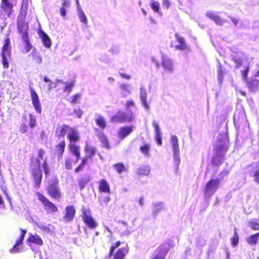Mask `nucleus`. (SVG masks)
<instances>
[{"label": "nucleus", "mask_w": 259, "mask_h": 259, "mask_svg": "<svg viewBox=\"0 0 259 259\" xmlns=\"http://www.w3.org/2000/svg\"><path fill=\"white\" fill-rule=\"evenodd\" d=\"M99 140L102 143V145L103 147L107 149H110V146L108 143V141L106 137L103 134H101L99 136Z\"/></svg>", "instance_id": "a19ab883"}, {"label": "nucleus", "mask_w": 259, "mask_h": 259, "mask_svg": "<svg viewBox=\"0 0 259 259\" xmlns=\"http://www.w3.org/2000/svg\"><path fill=\"white\" fill-rule=\"evenodd\" d=\"M229 171L227 169H224L222 172L219 175V178L217 179H220V182L223 179L224 177L229 174Z\"/></svg>", "instance_id": "052dcab7"}, {"label": "nucleus", "mask_w": 259, "mask_h": 259, "mask_svg": "<svg viewBox=\"0 0 259 259\" xmlns=\"http://www.w3.org/2000/svg\"><path fill=\"white\" fill-rule=\"evenodd\" d=\"M22 37L23 41H24V42L26 44V52H29L31 49L32 46L29 41L28 37V34H24V35L22 36Z\"/></svg>", "instance_id": "a18cd8bd"}, {"label": "nucleus", "mask_w": 259, "mask_h": 259, "mask_svg": "<svg viewBox=\"0 0 259 259\" xmlns=\"http://www.w3.org/2000/svg\"><path fill=\"white\" fill-rule=\"evenodd\" d=\"M66 85L64 87L63 89V92H68V93H70L74 86V81H71L69 82L68 83H66Z\"/></svg>", "instance_id": "3c124183"}, {"label": "nucleus", "mask_w": 259, "mask_h": 259, "mask_svg": "<svg viewBox=\"0 0 259 259\" xmlns=\"http://www.w3.org/2000/svg\"><path fill=\"white\" fill-rule=\"evenodd\" d=\"M33 60L37 64H40L42 62V58L40 56L38 53L34 52L32 54Z\"/></svg>", "instance_id": "603ef678"}, {"label": "nucleus", "mask_w": 259, "mask_h": 259, "mask_svg": "<svg viewBox=\"0 0 259 259\" xmlns=\"http://www.w3.org/2000/svg\"><path fill=\"white\" fill-rule=\"evenodd\" d=\"M162 66L165 71L168 72H172L174 70L173 63L171 59L166 56H162Z\"/></svg>", "instance_id": "aec40b11"}, {"label": "nucleus", "mask_w": 259, "mask_h": 259, "mask_svg": "<svg viewBox=\"0 0 259 259\" xmlns=\"http://www.w3.org/2000/svg\"><path fill=\"white\" fill-rule=\"evenodd\" d=\"M139 98L142 106L146 111H148L150 106L147 103V93L146 88L142 85L140 89Z\"/></svg>", "instance_id": "9b49d317"}, {"label": "nucleus", "mask_w": 259, "mask_h": 259, "mask_svg": "<svg viewBox=\"0 0 259 259\" xmlns=\"http://www.w3.org/2000/svg\"><path fill=\"white\" fill-rule=\"evenodd\" d=\"M120 244L121 242L120 241H117L114 245H112L110 247V251L109 253V256L107 259H110L111 257L113 255L114 250L119 246H120Z\"/></svg>", "instance_id": "09e8293b"}, {"label": "nucleus", "mask_w": 259, "mask_h": 259, "mask_svg": "<svg viewBox=\"0 0 259 259\" xmlns=\"http://www.w3.org/2000/svg\"><path fill=\"white\" fill-rule=\"evenodd\" d=\"M206 16L213 20L217 25H222L226 21L221 19V18L215 12L213 11H208L206 13Z\"/></svg>", "instance_id": "a211bd4d"}, {"label": "nucleus", "mask_w": 259, "mask_h": 259, "mask_svg": "<svg viewBox=\"0 0 259 259\" xmlns=\"http://www.w3.org/2000/svg\"><path fill=\"white\" fill-rule=\"evenodd\" d=\"M249 225L254 230H259V219H252L249 220Z\"/></svg>", "instance_id": "58836bf2"}, {"label": "nucleus", "mask_w": 259, "mask_h": 259, "mask_svg": "<svg viewBox=\"0 0 259 259\" xmlns=\"http://www.w3.org/2000/svg\"><path fill=\"white\" fill-rule=\"evenodd\" d=\"M66 213L63 219L65 222L70 221L73 220L75 213V209L73 206L71 205L66 207Z\"/></svg>", "instance_id": "b1692460"}, {"label": "nucleus", "mask_w": 259, "mask_h": 259, "mask_svg": "<svg viewBox=\"0 0 259 259\" xmlns=\"http://www.w3.org/2000/svg\"><path fill=\"white\" fill-rule=\"evenodd\" d=\"M38 199L44 204L46 210L48 212H56L58 210L57 207L48 199H47L41 194L37 193Z\"/></svg>", "instance_id": "9d476101"}, {"label": "nucleus", "mask_w": 259, "mask_h": 259, "mask_svg": "<svg viewBox=\"0 0 259 259\" xmlns=\"http://www.w3.org/2000/svg\"><path fill=\"white\" fill-rule=\"evenodd\" d=\"M218 79L221 82L223 80V70L222 69L221 66L219 67V69L218 70Z\"/></svg>", "instance_id": "e2e57ef3"}, {"label": "nucleus", "mask_w": 259, "mask_h": 259, "mask_svg": "<svg viewBox=\"0 0 259 259\" xmlns=\"http://www.w3.org/2000/svg\"><path fill=\"white\" fill-rule=\"evenodd\" d=\"M84 150L88 154V156L89 158H92L95 155L96 152V148L94 147L89 145L88 142H86Z\"/></svg>", "instance_id": "f704fd0d"}, {"label": "nucleus", "mask_w": 259, "mask_h": 259, "mask_svg": "<svg viewBox=\"0 0 259 259\" xmlns=\"http://www.w3.org/2000/svg\"><path fill=\"white\" fill-rule=\"evenodd\" d=\"M247 86L250 91L255 92L259 90V80L253 79L247 82Z\"/></svg>", "instance_id": "c756f323"}, {"label": "nucleus", "mask_w": 259, "mask_h": 259, "mask_svg": "<svg viewBox=\"0 0 259 259\" xmlns=\"http://www.w3.org/2000/svg\"><path fill=\"white\" fill-rule=\"evenodd\" d=\"M119 90L122 97L126 98L131 95L132 87L128 83H121L119 85Z\"/></svg>", "instance_id": "412c9836"}, {"label": "nucleus", "mask_w": 259, "mask_h": 259, "mask_svg": "<svg viewBox=\"0 0 259 259\" xmlns=\"http://www.w3.org/2000/svg\"><path fill=\"white\" fill-rule=\"evenodd\" d=\"M38 33L44 46L47 48H50L52 42L49 36L42 30H40Z\"/></svg>", "instance_id": "bb28decb"}, {"label": "nucleus", "mask_w": 259, "mask_h": 259, "mask_svg": "<svg viewBox=\"0 0 259 259\" xmlns=\"http://www.w3.org/2000/svg\"><path fill=\"white\" fill-rule=\"evenodd\" d=\"M70 149L71 152L72 153V154L76 157V162L78 161L79 159L80 158V151H79V147L74 144H70Z\"/></svg>", "instance_id": "473e14b6"}, {"label": "nucleus", "mask_w": 259, "mask_h": 259, "mask_svg": "<svg viewBox=\"0 0 259 259\" xmlns=\"http://www.w3.org/2000/svg\"><path fill=\"white\" fill-rule=\"evenodd\" d=\"M27 241L29 243H34L38 245H42L43 244V241L40 237L36 234L34 235L30 234V236L27 239Z\"/></svg>", "instance_id": "c85d7f7f"}, {"label": "nucleus", "mask_w": 259, "mask_h": 259, "mask_svg": "<svg viewBox=\"0 0 259 259\" xmlns=\"http://www.w3.org/2000/svg\"><path fill=\"white\" fill-rule=\"evenodd\" d=\"M0 7L5 14L7 15L8 17H10L13 9L12 3L9 0H2Z\"/></svg>", "instance_id": "2eb2a0df"}, {"label": "nucleus", "mask_w": 259, "mask_h": 259, "mask_svg": "<svg viewBox=\"0 0 259 259\" xmlns=\"http://www.w3.org/2000/svg\"><path fill=\"white\" fill-rule=\"evenodd\" d=\"M97 124L102 128H104L106 126V123L105 119L101 115H98L96 119Z\"/></svg>", "instance_id": "79ce46f5"}, {"label": "nucleus", "mask_w": 259, "mask_h": 259, "mask_svg": "<svg viewBox=\"0 0 259 259\" xmlns=\"http://www.w3.org/2000/svg\"><path fill=\"white\" fill-rule=\"evenodd\" d=\"M65 147V142L64 141L59 144L56 147V150L59 156H62L64 152Z\"/></svg>", "instance_id": "c03bdc74"}, {"label": "nucleus", "mask_w": 259, "mask_h": 259, "mask_svg": "<svg viewBox=\"0 0 259 259\" xmlns=\"http://www.w3.org/2000/svg\"><path fill=\"white\" fill-rule=\"evenodd\" d=\"M73 113L76 114V116L80 118H81L82 115L83 114V111L80 109H74Z\"/></svg>", "instance_id": "680f3d73"}, {"label": "nucleus", "mask_w": 259, "mask_h": 259, "mask_svg": "<svg viewBox=\"0 0 259 259\" xmlns=\"http://www.w3.org/2000/svg\"><path fill=\"white\" fill-rule=\"evenodd\" d=\"M134 127H135L133 126H123L121 127L118 132V135L119 139H123L125 137L129 135L133 131Z\"/></svg>", "instance_id": "4be33fe9"}, {"label": "nucleus", "mask_w": 259, "mask_h": 259, "mask_svg": "<svg viewBox=\"0 0 259 259\" xmlns=\"http://www.w3.org/2000/svg\"><path fill=\"white\" fill-rule=\"evenodd\" d=\"M72 99L70 103L72 104H75L77 102V100L81 98V94L79 93L75 94L72 97Z\"/></svg>", "instance_id": "4d7b16f0"}, {"label": "nucleus", "mask_w": 259, "mask_h": 259, "mask_svg": "<svg viewBox=\"0 0 259 259\" xmlns=\"http://www.w3.org/2000/svg\"><path fill=\"white\" fill-rule=\"evenodd\" d=\"M175 37L177 41L179 43V45H176L175 48L177 50L184 51L187 49L188 47L186 45V41L183 37L180 36L178 33L175 34Z\"/></svg>", "instance_id": "393cba45"}, {"label": "nucleus", "mask_w": 259, "mask_h": 259, "mask_svg": "<svg viewBox=\"0 0 259 259\" xmlns=\"http://www.w3.org/2000/svg\"><path fill=\"white\" fill-rule=\"evenodd\" d=\"M69 129H70V126L63 124L57 128L56 134L58 137H64L65 134L67 135Z\"/></svg>", "instance_id": "2f4dec72"}, {"label": "nucleus", "mask_w": 259, "mask_h": 259, "mask_svg": "<svg viewBox=\"0 0 259 259\" xmlns=\"http://www.w3.org/2000/svg\"><path fill=\"white\" fill-rule=\"evenodd\" d=\"M36 226L41 230L48 233H51L54 229L53 227L51 225H48V226H45L41 224H37Z\"/></svg>", "instance_id": "4c0bfd02"}, {"label": "nucleus", "mask_w": 259, "mask_h": 259, "mask_svg": "<svg viewBox=\"0 0 259 259\" xmlns=\"http://www.w3.org/2000/svg\"><path fill=\"white\" fill-rule=\"evenodd\" d=\"M21 232L20 236L19 238L16 240L15 244L14 247L10 249L11 253H18L21 251V249L18 246L23 243V241L27 231L26 230L21 229Z\"/></svg>", "instance_id": "ddd939ff"}, {"label": "nucleus", "mask_w": 259, "mask_h": 259, "mask_svg": "<svg viewBox=\"0 0 259 259\" xmlns=\"http://www.w3.org/2000/svg\"><path fill=\"white\" fill-rule=\"evenodd\" d=\"M31 99L32 100L33 105L35 109V110L39 113H41V108L40 104L39 103V99L37 94L32 89H31Z\"/></svg>", "instance_id": "dca6fc26"}, {"label": "nucleus", "mask_w": 259, "mask_h": 259, "mask_svg": "<svg viewBox=\"0 0 259 259\" xmlns=\"http://www.w3.org/2000/svg\"><path fill=\"white\" fill-rule=\"evenodd\" d=\"M67 138L70 142H76L79 139V133L77 130L70 126L67 134Z\"/></svg>", "instance_id": "5701e85b"}, {"label": "nucleus", "mask_w": 259, "mask_h": 259, "mask_svg": "<svg viewBox=\"0 0 259 259\" xmlns=\"http://www.w3.org/2000/svg\"><path fill=\"white\" fill-rule=\"evenodd\" d=\"M87 180L81 179L79 181V185L81 189H83L85 186V185L87 183Z\"/></svg>", "instance_id": "69168bd1"}, {"label": "nucleus", "mask_w": 259, "mask_h": 259, "mask_svg": "<svg viewBox=\"0 0 259 259\" xmlns=\"http://www.w3.org/2000/svg\"><path fill=\"white\" fill-rule=\"evenodd\" d=\"M150 168L148 165H142L137 169V173L140 175L148 176L150 172Z\"/></svg>", "instance_id": "c9c22d12"}, {"label": "nucleus", "mask_w": 259, "mask_h": 259, "mask_svg": "<svg viewBox=\"0 0 259 259\" xmlns=\"http://www.w3.org/2000/svg\"><path fill=\"white\" fill-rule=\"evenodd\" d=\"M20 131L22 133H25L27 131V127L24 124H22L20 127Z\"/></svg>", "instance_id": "774afa93"}, {"label": "nucleus", "mask_w": 259, "mask_h": 259, "mask_svg": "<svg viewBox=\"0 0 259 259\" xmlns=\"http://www.w3.org/2000/svg\"><path fill=\"white\" fill-rule=\"evenodd\" d=\"M170 5L169 0H162V6L166 9H168Z\"/></svg>", "instance_id": "338daca9"}, {"label": "nucleus", "mask_w": 259, "mask_h": 259, "mask_svg": "<svg viewBox=\"0 0 259 259\" xmlns=\"http://www.w3.org/2000/svg\"><path fill=\"white\" fill-rule=\"evenodd\" d=\"M170 143L173 150L174 163L177 170L181 162L180 156L179 145L178 139L176 135H172L170 138Z\"/></svg>", "instance_id": "39448f33"}, {"label": "nucleus", "mask_w": 259, "mask_h": 259, "mask_svg": "<svg viewBox=\"0 0 259 259\" xmlns=\"http://www.w3.org/2000/svg\"><path fill=\"white\" fill-rule=\"evenodd\" d=\"M259 238V233L251 235L246 239L247 243L250 245H255Z\"/></svg>", "instance_id": "72a5a7b5"}, {"label": "nucleus", "mask_w": 259, "mask_h": 259, "mask_svg": "<svg viewBox=\"0 0 259 259\" xmlns=\"http://www.w3.org/2000/svg\"><path fill=\"white\" fill-rule=\"evenodd\" d=\"M10 40L9 38H6L5 44L2 48L1 56L2 57V63L4 68L9 67V59L10 57Z\"/></svg>", "instance_id": "423d86ee"}, {"label": "nucleus", "mask_w": 259, "mask_h": 259, "mask_svg": "<svg viewBox=\"0 0 259 259\" xmlns=\"http://www.w3.org/2000/svg\"><path fill=\"white\" fill-rule=\"evenodd\" d=\"M220 179H211L207 182L204 189V198L208 201L214 194L221 185Z\"/></svg>", "instance_id": "20e7f679"}, {"label": "nucleus", "mask_w": 259, "mask_h": 259, "mask_svg": "<svg viewBox=\"0 0 259 259\" xmlns=\"http://www.w3.org/2000/svg\"><path fill=\"white\" fill-rule=\"evenodd\" d=\"M151 259H164V255L162 252V249L159 247L155 251Z\"/></svg>", "instance_id": "37998d69"}, {"label": "nucleus", "mask_w": 259, "mask_h": 259, "mask_svg": "<svg viewBox=\"0 0 259 259\" xmlns=\"http://www.w3.org/2000/svg\"><path fill=\"white\" fill-rule=\"evenodd\" d=\"M99 189L100 191L110 194L111 190L109 184L106 180L103 179L99 183Z\"/></svg>", "instance_id": "cd10ccee"}, {"label": "nucleus", "mask_w": 259, "mask_h": 259, "mask_svg": "<svg viewBox=\"0 0 259 259\" xmlns=\"http://www.w3.org/2000/svg\"><path fill=\"white\" fill-rule=\"evenodd\" d=\"M48 192L52 197L57 199L60 196V192L57 187V184L55 182L52 183V184L49 186Z\"/></svg>", "instance_id": "6ab92c4d"}, {"label": "nucleus", "mask_w": 259, "mask_h": 259, "mask_svg": "<svg viewBox=\"0 0 259 259\" xmlns=\"http://www.w3.org/2000/svg\"><path fill=\"white\" fill-rule=\"evenodd\" d=\"M249 175L253 178L255 182L259 183V164H253L248 167Z\"/></svg>", "instance_id": "4468645a"}, {"label": "nucleus", "mask_w": 259, "mask_h": 259, "mask_svg": "<svg viewBox=\"0 0 259 259\" xmlns=\"http://www.w3.org/2000/svg\"><path fill=\"white\" fill-rule=\"evenodd\" d=\"M249 67L247 66L246 68L242 72V75L244 80H247V74L249 72Z\"/></svg>", "instance_id": "0e129e2a"}, {"label": "nucleus", "mask_w": 259, "mask_h": 259, "mask_svg": "<svg viewBox=\"0 0 259 259\" xmlns=\"http://www.w3.org/2000/svg\"><path fill=\"white\" fill-rule=\"evenodd\" d=\"M118 173H121L125 170V167L122 163H117L113 165Z\"/></svg>", "instance_id": "de8ad7c7"}, {"label": "nucleus", "mask_w": 259, "mask_h": 259, "mask_svg": "<svg viewBox=\"0 0 259 259\" xmlns=\"http://www.w3.org/2000/svg\"><path fill=\"white\" fill-rule=\"evenodd\" d=\"M243 55L242 52H240L237 56L233 55L232 58L234 62L236 64V67L239 68L242 64V56Z\"/></svg>", "instance_id": "e433bc0d"}, {"label": "nucleus", "mask_w": 259, "mask_h": 259, "mask_svg": "<svg viewBox=\"0 0 259 259\" xmlns=\"http://www.w3.org/2000/svg\"><path fill=\"white\" fill-rule=\"evenodd\" d=\"M152 125L154 128L155 140L158 145H161L162 143V136L159 125L155 120L152 121Z\"/></svg>", "instance_id": "f3484780"}, {"label": "nucleus", "mask_w": 259, "mask_h": 259, "mask_svg": "<svg viewBox=\"0 0 259 259\" xmlns=\"http://www.w3.org/2000/svg\"><path fill=\"white\" fill-rule=\"evenodd\" d=\"M77 16L80 21L82 23H83L85 25H87L88 24L87 17H86L82 10H79V11H77Z\"/></svg>", "instance_id": "ea45409f"}, {"label": "nucleus", "mask_w": 259, "mask_h": 259, "mask_svg": "<svg viewBox=\"0 0 259 259\" xmlns=\"http://www.w3.org/2000/svg\"><path fill=\"white\" fill-rule=\"evenodd\" d=\"M141 152L145 155H148V152L150 149V146L148 145H145L140 148Z\"/></svg>", "instance_id": "bf43d9fd"}, {"label": "nucleus", "mask_w": 259, "mask_h": 259, "mask_svg": "<svg viewBox=\"0 0 259 259\" xmlns=\"http://www.w3.org/2000/svg\"><path fill=\"white\" fill-rule=\"evenodd\" d=\"M164 209L163 203L161 202H156L153 203L152 214L156 216Z\"/></svg>", "instance_id": "7c9ffc66"}, {"label": "nucleus", "mask_w": 259, "mask_h": 259, "mask_svg": "<svg viewBox=\"0 0 259 259\" xmlns=\"http://www.w3.org/2000/svg\"><path fill=\"white\" fill-rule=\"evenodd\" d=\"M31 174L35 186L38 188L40 186L42 177V171L40 169V162L37 158H34L31 161Z\"/></svg>", "instance_id": "7ed1b4c3"}, {"label": "nucleus", "mask_w": 259, "mask_h": 259, "mask_svg": "<svg viewBox=\"0 0 259 259\" xmlns=\"http://www.w3.org/2000/svg\"><path fill=\"white\" fill-rule=\"evenodd\" d=\"M229 139L226 134H220L218 137V143L214 148L215 154L212 159V164L220 165L224 160V156L228 150Z\"/></svg>", "instance_id": "f257e3e1"}, {"label": "nucleus", "mask_w": 259, "mask_h": 259, "mask_svg": "<svg viewBox=\"0 0 259 259\" xmlns=\"http://www.w3.org/2000/svg\"><path fill=\"white\" fill-rule=\"evenodd\" d=\"M82 218L84 222L88 226L92 229L95 228L97 226V223L91 216L90 212L87 208H83L82 210Z\"/></svg>", "instance_id": "1a4fd4ad"}, {"label": "nucleus", "mask_w": 259, "mask_h": 259, "mask_svg": "<svg viewBox=\"0 0 259 259\" xmlns=\"http://www.w3.org/2000/svg\"><path fill=\"white\" fill-rule=\"evenodd\" d=\"M118 232L121 236H128L133 232L132 228L128 226L127 223L124 221L119 222Z\"/></svg>", "instance_id": "f8f14e48"}, {"label": "nucleus", "mask_w": 259, "mask_h": 259, "mask_svg": "<svg viewBox=\"0 0 259 259\" xmlns=\"http://www.w3.org/2000/svg\"><path fill=\"white\" fill-rule=\"evenodd\" d=\"M44 81L46 82H48V84L47 86V89L49 91H51L53 88L52 85V81L47 76H45L44 77Z\"/></svg>", "instance_id": "13d9d810"}, {"label": "nucleus", "mask_w": 259, "mask_h": 259, "mask_svg": "<svg viewBox=\"0 0 259 259\" xmlns=\"http://www.w3.org/2000/svg\"><path fill=\"white\" fill-rule=\"evenodd\" d=\"M72 160L70 158H66L65 160V168L67 170L72 169Z\"/></svg>", "instance_id": "5fc2aeb1"}, {"label": "nucleus", "mask_w": 259, "mask_h": 259, "mask_svg": "<svg viewBox=\"0 0 259 259\" xmlns=\"http://www.w3.org/2000/svg\"><path fill=\"white\" fill-rule=\"evenodd\" d=\"M234 122L236 128H239L247 123V119L244 111H236L234 115Z\"/></svg>", "instance_id": "6e6552de"}, {"label": "nucleus", "mask_w": 259, "mask_h": 259, "mask_svg": "<svg viewBox=\"0 0 259 259\" xmlns=\"http://www.w3.org/2000/svg\"><path fill=\"white\" fill-rule=\"evenodd\" d=\"M239 240L238 234L236 232V228L235 229L234 234L231 238V243L233 246H235L237 245Z\"/></svg>", "instance_id": "8fccbe9b"}, {"label": "nucleus", "mask_w": 259, "mask_h": 259, "mask_svg": "<svg viewBox=\"0 0 259 259\" xmlns=\"http://www.w3.org/2000/svg\"><path fill=\"white\" fill-rule=\"evenodd\" d=\"M26 14V11L22 8L18 17L17 28L19 32L22 34V36L24 35V34H27L26 31L28 26L27 24L25 22Z\"/></svg>", "instance_id": "0eeeda50"}, {"label": "nucleus", "mask_w": 259, "mask_h": 259, "mask_svg": "<svg viewBox=\"0 0 259 259\" xmlns=\"http://www.w3.org/2000/svg\"><path fill=\"white\" fill-rule=\"evenodd\" d=\"M125 107L126 112L119 111L111 118L113 122H131L135 118V112L137 111V107L133 100H129L126 101Z\"/></svg>", "instance_id": "f03ea898"}, {"label": "nucleus", "mask_w": 259, "mask_h": 259, "mask_svg": "<svg viewBox=\"0 0 259 259\" xmlns=\"http://www.w3.org/2000/svg\"><path fill=\"white\" fill-rule=\"evenodd\" d=\"M152 9L156 13H159L160 5L157 1H152L150 4Z\"/></svg>", "instance_id": "49530a36"}, {"label": "nucleus", "mask_w": 259, "mask_h": 259, "mask_svg": "<svg viewBox=\"0 0 259 259\" xmlns=\"http://www.w3.org/2000/svg\"><path fill=\"white\" fill-rule=\"evenodd\" d=\"M128 252V247L120 248L117 250L115 253L113 255V259H124L125 256Z\"/></svg>", "instance_id": "a878e982"}, {"label": "nucleus", "mask_w": 259, "mask_h": 259, "mask_svg": "<svg viewBox=\"0 0 259 259\" xmlns=\"http://www.w3.org/2000/svg\"><path fill=\"white\" fill-rule=\"evenodd\" d=\"M42 168L44 169L45 174L47 176L50 174V168L47 163V159H45L44 160Z\"/></svg>", "instance_id": "864d4df0"}, {"label": "nucleus", "mask_w": 259, "mask_h": 259, "mask_svg": "<svg viewBox=\"0 0 259 259\" xmlns=\"http://www.w3.org/2000/svg\"><path fill=\"white\" fill-rule=\"evenodd\" d=\"M29 125L31 128H33L35 126L36 118L32 114L29 115Z\"/></svg>", "instance_id": "6e6d98bb"}]
</instances>
